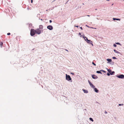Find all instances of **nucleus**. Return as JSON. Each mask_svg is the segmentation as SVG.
Returning a JSON list of instances; mask_svg holds the SVG:
<instances>
[{"label": "nucleus", "instance_id": "obj_17", "mask_svg": "<svg viewBox=\"0 0 124 124\" xmlns=\"http://www.w3.org/2000/svg\"><path fill=\"white\" fill-rule=\"evenodd\" d=\"M114 51L116 53H119V52L117 51L116 50H114Z\"/></svg>", "mask_w": 124, "mask_h": 124}, {"label": "nucleus", "instance_id": "obj_4", "mask_svg": "<svg viewBox=\"0 0 124 124\" xmlns=\"http://www.w3.org/2000/svg\"><path fill=\"white\" fill-rule=\"evenodd\" d=\"M117 77L119 78H124V75L122 74L119 75L117 76Z\"/></svg>", "mask_w": 124, "mask_h": 124}, {"label": "nucleus", "instance_id": "obj_8", "mask_svg": "<svg viewBox=\"0 0 124 124\" xmlns=\"http://www.w3.org/2000/svg\"><path fill=\"white\" fill-rule=\"evenodd\" d=\"M87 42L89 43H90L91 44V45L93 46V44L92 43L93 42L91 41L90 40H88L87 41Z\"/></svg>", "mask_w": 124, "mask_h": 124}, {"label": "nucleus", "instance_id": "obj_14", "mask_svg": "<svg viewBox=\"0 0 124 124\" xmlns=\"http://www.w3.org/2000/svg\"><path fill=\"white\" fill-rule=\"evenodd\" d=\"M113 19L114 20H119L120 21V19H118V18H113Z\"/></svg>", "mask_w": 124, "mask_h": 124}, {"label": "nucleus", "instance_id": "obj_3", "mask_svg": "<svg viewBox=\"0 0 124 124\" xmlns=\"http://www.w3.org/2000/svg\"><path fill=\"white\" fill-rule=\"evenodd\" d=\"M66 80L68 81L71 80V78L70 75H67V74H66Z\"/></svg>", "mask_w": 124, "mask_h": 124}, {"label": "nucleus", "instance_id": "obj_5", "mask_svg": "<svg viewBox=\"0 0 124 124\" xmlns=\"http://www.w3.org/2000/svg\"><path fill=\"white\" fill-rule=\"evenodd\" d=\"M47 28L48 29L50 30H52L53 29V27L51 25H49L47 27Z\"/></svg>", "mask_w": 124, "mask_h": 124}, {"label": "nucleus", "instance_id": "obj_33", "mask_svg": "<svg viewBox=\"0 0 124 124\" xmlns=\"http://www.w3.org/2000/svg\"><path fill=\"white\" fill-rule=\"evenodd\" d=\"M65 50H66V51H68L66 49H65Z\"/></svg>", "mask_w": 124, "mask_h": 124}, {"label": "nucleus", "instance_id": "obj_15", "mask_svg": "<svg viewBox=\"0 0 124 124\" xmlns=\"http://www.w3.org/2000/svg\"><path fill=\"white\" fill-rule=\"evenodd\" d=\"M96 73H100L101 74H102V73L100 71H96Z\"/></svg>", "mask_w": 124, "mask_h": 124}, {"label": "nucleus", "instance_id": "obj_36", "mask_svg": "<svg viewBox=\"0 0 124 124\" xmlns=\"http://www.w3.org/2000/svg\"><path fill=\"white\" fill-rule=\"evenodd\" d=\"M87 16H89V15H87Z\"/></svg>", "mask_w": 124, "mask_h": 124}, {"label": "nucleus", "instance_id": "obj_27", "mask_svg": "<svg viewBox=\"0 0 124 124\" xmlns=\"http://www.w3.org/2000/svg\"><path fill=\"white\" fill-rule=\"evenodd\" d=\"M116 44H120V43H116Z\"/></svg>", "mask_w": 124, "mask_h": 124}, {"label": "nucleus", "instance_id": "obj_32", "mask_svg": "<svg viewBox=\"0 0 124 124\" xmlns=\"http://www.w3.org/2000/svg\"><path fill=\"white\" fill-rule=\"evenodd\" d=\"M80 28L81 29V30H83V28H82L81 27H80Z\"/></svg>", "mask_w": 124, "mask_h": 124}, {"label": "nucleus", "instance_id": "obj_21", "mask_svg": "<svg viewBox=\"0 0 124 124\" xmlns=\"http://www.w3.org/2000/svg\"><path fill=\"white\" fill-rule=\"evenodd\" d=\"M92 63L94 65H95V66H96V64L95 63H94V62H93Z\"/></svg>", "mask_w": 124, "mask_h": 124}, {"label": "nucleus", "instance_id": "obj_22", "mask_svg": "<svg viewBox=\"0 0 124 124\" xmlns=\"http://www.w3.org/2000/svg\"><path fill=\"white\" fill-rule=\"evenodd\" d=\"M114 46L115 47H116L117 46L115 44H114Z\"/></svg>", "mask_w": 124, "mask_h": 124}, {"label": "nucleus", "instance_id": "obj_7", "mask_svg": "<svg viewBox=\"0 0 124 124\" xmlns=\"http://www.w3.org/2000/svg\"><path fill=\"white\" fill-rule=\"evenodd\" d=\"M43 26L42 25H40L39 26V29L41 30L42 31H43Z\"/></svg>", "mask_w": 124, "mask_h": 124}, {"label": "nucleus", "instance_id": "obj_34", "mask_svg": "<svg viewBox=\"0 0 124 124\" xmlns=\"http://www.w3.org/2000/svg\"><path fill=\"white\" fill-rule=\"evenodd\" d=\"M75 26V27H78V26Z\"/></svg>", "mask_w": 124, "mask_h": 124}, {"label": "nucleus", "instance_id": "obj_12", "mask_svg": "<svg viewBox=\"0 0 124 124\" xmlns=\"http://www.w3.org/2000/svg\"><path fill=\"white\" fill-rule=\"evenodd\" d=\"M94 90L95 92H96L97 93L98 92V90L96 88H94Z\"/></svg>", "mask_w": 124, "mask_h": 124}, {"label": "nucleus", "instance_id": "obj_6", "mask_svg": "<svg viewBox=\"0 0 124 124\" xmlns=\"http://www.w3.org/2000/svg\"><path fill=\"white\" fill-rule=\"evenodd\" d=\"M88 82L91 86L93 88H94L95 87V86L93 85L89 80H88Z\"/></svg>", "mask_w": 124, "mask_h": 124}, {"label": "nucleus", "instance_id": "obj_2", "mask_svg": "<svg viewBox=\"0 0 124 124\" xmlns=\"http://www.w3.org/2000/svg\"><path fill=\"white\" fill-rule=\"evenodd\" d=\"M36 31V34H40L41 33V32H42L43 31H42L41 30L39 29V28L35 30Z\"/></svg>", "mask_w": 124, "mask_h": 124}, {"label": "nucleus", "instance_id": "obj_18", "mask_svg": "<svg viewBox=\"0 0 124 124\" xmlns=\"http://www.w3.org/2000/svg\"><path fill=\"white\" fill-rule=\"evenodd\" d=\"M109 72L110 73V74H111V75H112L113 74V73H115L114 72V71H113V72H110L109 71Z\"/></svg>", "mask_w": 124, "mask_h": 124}, {"label": "nucleus", "instance_id": "obj_19", "mask_svg": "<svg viewBox=\"0 0 124 124\" xmlns=\"http://www.w3.org/2000/svg\"><path fill=\"white\" fill-rule=\"evenodd\" d=\"M89 119L91 121H92V122H93V119L92 118H89Z\"/></svg>", "mask_w": 124, "mask_h": 124}, {"label": "nucleus", "instance_id": "obj_24", "mask_svg": "<svg viewBox=\"0 0 124 124\" xmlns=\"http://www.w3.org/2000/svg\"><path fill=\"white\" fill-rule=\"evenodd\" d=\"M7 34L8 35H9L10 34V33H7Z\"/></svg>", "mask_w": 124, "mask_h": 124}, {"label": "nucleus", "instance_id": "obj_16", "mask_svg": "<svg viewBox=\"0 0 124 124\" xmlns=\"http://www.w3.org/2000/svg\"><path fill=\"white\" fill-rule=\"evenodd\" d=\"M0 45L1 47H2V46L3 45V43L2 42H0Z\"/></svg>", "mask_w": 124, "mask_h": 124}, {"label": "nucleus", "instance_id": "obj_20", "mask_svg": "<svg viewBox=\"0 0 124 124\" xmlns=\"http://www.w3.org/2000/svg\"><path fill=\"white\" fill-rule=\"evenodd\" d=\"M112 58L113 59H116V57H112Z\"/></svg>", "mask_w": 124, "mask_h": 124}, {"label": "nucleus", "instance_id": "obj_29", "mask_svg": "<svg viewBox=\"0 0 124 124\" xmlns=\"http://www.w3.org/2000/svg\"><path fill=\"white\" fill-rule=\"evenodd\" d=\"M49 22L50 23H51L52 22V21L51 20H50L49 21Z\"/></svg>", "mask_w": 124, "mask_h": 124}, {"label": "nucleus", "instance_id": "obj_11", "mask_svg": "<svg viewBox=\"0 0 124 124\" xmlns=\"http://www.w3.org/2000/svg\"><path fill=\"white\" fill-rule=\"evenodd\" d=\"M107 60L108 61V62H107V63H108L109 62H111L112 61V60L111 59H107Z\"/></svg>", "mask_w": 124, "mask_h": 124}, {"label": "nucleus", "instance_id": "obj_35", "mask_svg": "<svg viewBox=\"0 0 124 124\" xmlns=\"http://www.w3.org/2000/svg\"><path fill=\"white\" fill-rule=\"evenodd\" d=\"M106 0L107 1H109L110 0Z\"/></svg>", "mask_w": 124, "mask_h": 124}, {"label": "nucleus", "instance_id": "obj_1", "mask_svg": "<svg viewBox=\"0 0 124 124\" xmlns=\"http://www.w3.org/2000/svg\"><path fill=\"white\" fill-rule=\"evenodd\" d=\"M36 31L35 30L33 29H31V30L30 35L32 36H33L35 35L36 34Z\"/></svg>", "mask_w": 124, "mask_h": 124}, {"label": "nucleus", "instance_id": "obj_13", "mask_svg": "<svg viewBox=\"0 0 124 124\" xmlns=\"http://www.w3.org/2000/svg\"><path fill=\"white\" fill-rule=\"evenodd\" d=\"M83 37L85 39V40L86 41H87V40H88V39L86 37H84L83 36Z\"/></svg>", "mask_w": 124, "mask_h": 124}, {"label": "nucleus", "instance_id": "obj_23", "mask_svg": "<svg viewBox=\"0 0 124 124\" xmlns=\"http://www.w3.org/2000/svg\"><path fill=\"white\" fill-rule=\"evenodd\" d=\"M119 105L120 106L121 105L123 106L124 105V104H119Z\"/></svg>", "mask_w": 124, "mask_h": 124}, {"label": "nucleus", "instance_id": "obj_10", "mask_svg": "<svg viewBox=\"0 0 124 124\" xmlns=\"http://www.w3.org/2000/svg\"><path fill=\"white\" fill-rule=\"evenodd\" d=\"M82 90L84 91V92L85 93H87L88 92L87 90H86L84 89H83Z\"/></svg>", "mask_w": 124, "mask_h": 124}, {"label": "nucleus", "instance_id": "obj_31", "mask_svg": "<svg viewBox=\"0 0 124 124\" xmlns=\"http://www.w3.org/2000/svg\"><path fill=\"white\" fill-rule=\"evenodd\" d=\"M31 0V3H32L33 2V0Z\"/></svg>", "mask_w": 124, "mask_h": 124}, {"label": "nucleus", "instance_id": "obj_9", "mask_svg": "<svg viewBox=\"0 0 124 124\" xmlns=\"http://www.w3.org/2000/svg\"><path fill=\"white\" fill-rule=\"evenodd\" d=\"M92 77L93 79H96L97 78V77L95 75H92Z\"/></svg>", "mask_w": 124, "mask_h": 124}, {"label": "nucleus", "instance_id": "obj_26", "mask_svg": "<svg viewBox=\"0 0 124 124\" xmlns=\"http://www.w3.org/2000/svg\"><path fill=\"white\" fill-rule=\"evenodd\" d=\"M107 75L108 76H109L110 75V74L109 73H107Z\"/></svg>", "mask_w": 124, "mask_h": 124}, {"label": "nucleus", "instance_id": "obj_30", "mask_svg": "<svg viewBox=\"0 0 124 124\" xmlns=\"http://www.w3.org/2000/svg\"><path fill=\"white\" fill-rule=\"evenodd\" d=\"M105 113L106 114H107V112L106 111H105Z\"/></svg>", "mask_w": 124, "mask_h": 124}, {"label": "nucleus", "instance_id": "obj_25", "mask_svg": "<svg viewBox=\"0 0 124 124\" xmlns=\"http://www.w3.org/2000/svg\"><path fill=\"white\" fill-rule=\"evenodd\" d=\"M101 71H103V72H106L105 71H104V70H101Z\"/></svg>", "mask_w": 124, "mask_h": 124}, {"label": "nucleus", "instance_id": "obj_28", "mask_svg": "<svg viewBox=\"0 0 124 124\" xmlns=\"http://www.w3.org/2000/svg\"><path fill=\"white\" fill-rule=\"evenodd\" d=\"M79 35H80V36H81V33H79Z\"/></svg>", "mask_w": 124, "mask_h": 124}]
</instances>
